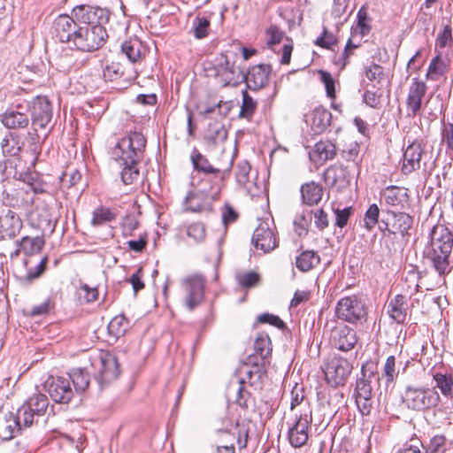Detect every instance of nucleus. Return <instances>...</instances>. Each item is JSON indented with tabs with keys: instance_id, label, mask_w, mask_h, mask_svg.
<instances>
[{
	"instance_id": "nucleus-47",
	"label": "nucleus",
	"mask_w": 453,
	"mask_h": 453,
	"mask_svg": "<svg viewBox=\"0 0 453 453\" xmlns=\"http://www.w3.org/2000/svg\"><path fill=\"white\" fill-rule=\"evenodd\" d=\"M137 164L138 163L127 164L122 162L124 167L121 172V180L126 185L133 184L139 179V170Z\"/></svg>"
},
{
	"instance_id": "nucleus-51",
	"label": "nucleus",
	"mask_w": 453,
	"mask_h": 453,
	"mask_svg": "<svg viewBox=\"0 0 453 453\" xmlns=\"http://www.w3.org/2000/svg\"><path fill=\"white\" fill-rule=\"evenodd\" d=\"M304 405H309V403L304 400V395L303 392V388L296 386L291 391V402H290V409L291 411H295L299 407L296 413H299L300 411L303 410Z\"/></svg>"
},
{
	"instance_id": "nucleus-26",
	"label": "nucleus",
	"mask_w": 453,
	"mask_h": 453,
	"mask_svg": "<svg viewBox=\"0 0 453 453\" xmlns=\"http://www.w3.org/2000/svg\"><path fill=\"white\" fill-rule=\"evenodd\" d=\"M204 192H191L185 200L186 209L192 212H209L212 210L211 200H214L211 194L210 189Z\"/></svg>"
},
{
	"instance_id": "nucleus-56",
	"label": "nucleus",
	"mask_w": 453,
	"mask_h": 453,
	"mask_svg": "<svg viewBox=\"0 0 453 453\" xmlns=\"http://www.w3.org/2000/svg\"><path fill=\"white\" fill-rule=\"evenodd\" d=\"M369 30H352L351 36L349 38L344 53L349 56L353 49L361 45L362 38L366 35Z\"/></svg>"
},
{
	"instance_id": "nucleus-59",
	"label": "nucleus",
	"mask_w": 453,
	"mask_h": 453,
	"mask_svg": "<svg viewBox=\"0 0 453 453\" xmlns=\"http://www.w3.org/2000/svg\"><path fill=\"white\" fill-rule=\"evenodd\" d=\"M336 42L337 37L332 30H323L322 35L315 41L316 45L324 49H332Z\"/></svg>"
},
{
	"instance_id": "nucleus-27",
	"label": "nucleus",
	"mask_w": 453,
	"mask_h": 453,
	"mask_svg": "<svg viewBox=\"0 0 453 453\" xmlns=\"http://www.w3.org/2000/svg\"><path fill=\"white\" fill-rule=\"evenodd\" d=\"M423 149L419 143L413 142L404 150L403 157L402 172L409 174L419 169Z\"/></svg>"
},
{
	"instance_id": "nucleus-54",
	"label": "nucleus",
	"mask_w": 453,
	"mask_h": 453,
	"mask_svg": "<svg viewBox=\"0 0 453 453\" xmlns=\"http://www.w3.org/2000/svg\"><path fill=\"white\" fill-rule=\"evenodd\" d=\"M380 210L377 204L372 203L367 209L365 217L364 224L367 230H372L378 222Z\"/></svg>"
},
{
	"instance_id": "nucleus-13",
	"label": "nucleus",
	"mask_w": 453,
	"mask_h": 453,
	"mask_svg": "<svg viewBox=\"0 0 453 453\" xmlns=\"http://www.w3.org/2000/svg\"><path fill=\"white\" fill-rule=\"evenodd\" d=\"M205 280L201 275H192L182 280L183 303L189 311H193L203 300Z\"/></svg>"
},
{
	"instance_id": "nucleus-42",
	"label": "nucleus",
	"mask_w": 453,
	"mask_h": 453,
	"mask_svg": "<svg viewBox=\"0 0 453 453\" xmlns=\"http://www.w3.org/2000/svg\"><path fill=\"white\" fill-rule=\"evenodd\" d=\"M69 379L72 380L76 392H84L88 387L89 375L84 369H73L69 373Z\"/></svg>"
},
{
	"instance_id": "nucleus-5",
	"label": "nucleus",
	"mask_w": 453,
	"mask_h": 453,
	"mask_svg": "<svg viewBox=\"0 0 453 453\" xmlns=\"http://www.w3.org/2000/svg\"><path fill=\"white\" fill-rule=\"evenodd\" d=\"M403 403L410 410L422 411L435 407L440 395L434 388L409 385L403 394Z\"/></svg>"
},
{
	"instance_id": "nucleus-41",
	"label": "nucleus",
	"mask_w": 453,
	"mask_h": 453,
	"mask_svg": "<svg viewBox=\"0 0 453 453\" xmlns=\"http://www.w3.org/2000/svg\"><path fill=\"white\" fill-rule=\"evenodd\" d=\"M348 2L349 0H334L331 15L335 20L333 26H334L336 28H339L340 26H342L348 19Z\"/></svg>"
},
{
	"instance_id": "nucleus-7",
	"label": "nucleus",
	"mask_w": 453,
	"mask_h": 453,
	"mask_svg": "<svg viewBox=\"0 0 453 453\" xmlns=\"http://www.w3.org/2000/svg\"><path fill=\"white\" fill-rule=\"evenodd\" d=\"M239 57L233 52L222 55L215 67L216 79L222 86L235 87L244 81V73L238 64Z\"/></svg>"
},
{
	"instance_id": "nucleus-8",
	"label": "nucleus",
	"mask_w": 453,
	"mask_h": 453,
	"mask_svg": "<svg viewBox=\"0 0 453 453\" xmlns=\"http://www.w3.org/2000/svg\"><path fill=\"white\" fill-rule=\"evenodd\" d=\"M72 14L75 18V26L82 28L81 25L89 26L90 28H104L110 19V12L97 6L81 4L74 7Z\"/></svg>"
},
{
	"instance_id": "nucleus-16",
	"label": "nucleus",
	"mask_w": 453,
	"mask_h": 453,
	"mask_svg": "<svg viewBox=\"0 0 453 453\" xmlns=\"http://www.w3.org/2000/svg\"><path fill=\"white\" fill-rule=\"evenodd\" d=\"M265 41L267 47L274 53L281 52L280 64L290 63L294 43L292 39L286 36L282 30H266Z\"/></svg>"
},
{
	"instance_id": "nucleus-32",
	"label": "nucleus",
	"mask_w": 453,
	"mask_h": 453,
	"mask_svg": "<svg viewBox=\"0 0 453 453\" xmlns=\"http://www.w3.org/2000/svg\"><path fill=\"white\" fill-rule=\"evenodd\" d=\"M1 122L9 129L25 128L29 119L25 113L15 110H7L1 115Z\"/></svg>"
},
{
	"instance_id": "nucleus-44",
	"label": "nucleus",
	"mask_w": 453,
	"mask_h": 453,
	"mask_svg": "<svg viewBox=\"0 0 453 453\" xmlns=\"http://www.w3.org/2000/svg\"><path fill=\"white\" fill-rule=\"evenodd\" d=\"M254 349L262 358H267L272 354V343L268 335L259 334L254 342Z\"/></svg>"
},
{
	"instance_id": "nucleus-52",
	"label": "nucleus",
	"mask_w": 453,
	"mask_h": 453,
	"mask_svg": "<svg viewBox=\"0 0 453 453\" xmlns=\"http://www.w3.org/2000/svg\"><path fill=\"white\" fill-rule=\"evenodd\" d=\"M319 78L321 82L325 85L326 96L334 100L335 98V81L330 73L319 70Z\"/></svg>"
},
{
	"instance_id": "nucleus-11",
	"label": "nucleus",
	"mask_w": 453,
	"mask_h": 453,
	"mask_svg": "<svg viewBox=\"0 0 453 453\" xmlns=\"http://www.w3.org/2000/svg\"><path fill=\"white\" fill-rule=\"evenodd\" d=\"M411 277L413 278L412 284L408 285L403 294H398L391 298L387 305V313L389 318L398 324L404 323L407 318L409 311L408 298H411L413 293L418 291L419 286L416 280L417 277L415 274H412Z\"/></svg>"
},
{
	"instance_id": "nucleus-38",
	"label": "nucleus",
	"mask_w": 453,
	"mask_h": 453,
	"mask_svg": "<svg viewBox=\"0 0 453 453\" xmlns=\"http://www.w3.org/2000/svg\"><path fill=\"white\" fill-rule=\"evenodd\" d=\"M449 62L448 57H442L439 53L432 59L428 67L427 76L433 81L439 80L440 77L448 72Z\"/></svg>"
},
{
	"instance_id": "nucleus-37",
	"label": "nucleus",
	"mask_w": 453,
	"mask_h": 453,
	"mask_svg": "<svg viewBox=\"0 0 453 453\" xmlns=\"http://www.w3.org/2000/svg\"><path fill=\"white\" fill-rule=\"evenodd\" d=\"M320 263L319 255L314 250L303 251L296 259V265L301 272H309Z\"/></svg>"
},
{
	"instance_id": "nucleus-25",
	"label": "nucleus",
	"mask_w": 453,
	"mask_h": 453,
	"mask_svg": "<svg viewBox=\"0 0 453 453\" xmlns=\"http://www.w3.org/2000/svg\"><path fill=\"white\" fill-rule=\"evenodd\" d=\"M271 67L268 65H257L252 66L248 73L244 74V81L250 89L257 90L264 88L269 81Z\"/></svg>"
},
{
	"instance_id": "nucleus-2",
	"label": "nucleus",
	"mask_w": 453,
	"mask_h": 453,
	"mask_svg": "<svg viewBox=\"0 0 453 453\" xmlns=\"http://www.w3.org/2000/svg\"><path fill=\"white\" fill-rule=\"evenodd\" d=\"M426 254L440 275L450 272V260L453 257V234L448 226L442 224L434 226L429 233V242L426 248Z\"/></svg>"
},
{
	"instance_id": "nucleus-31",
	"label": "nucleus",
	"mask_w": 453,
	"mask_h": 453,
	"mask_svg": "<svg viewBox=\"0 0 453 453\" xmlns=\"http://www.w3.org/2000/svg\"><path fill=\"white\" fill-rule=\"evenodd\" d=\"M413 219L406 213H394L392 220L387 225V230L390 234H400L404 236L411 227Z\"/></svg>"
},
{
	"instance_id": "nucleus-62",
	"label": "nucleus",
	"mask_w": 453,
	"mask_h": 453,
	"mask_svg": "<svg viewBox=\"0 0 453 453\" xmlns=\"http://www.w3.org/2000/svg\"><path fill=\"white\" fill-rule=\"evenodd\" d=\"M447 450V440L442 435L434 436L426 453H445Z\"/></svg>"
},
{
	"instance_id": "nucleus-22",
	"label": "nucleus",
	"mask_w": 453,
	"mask_h": 453,
	"mask_svg": "<svg viewBox=\"0 0 453 453\" xmlns=\"http://www.w3.org/2000/svg\"><path fill=\"white\" fill-rule=\"evenodd\" d=\"M43 193L46 190L41 182L23 183L22 187L16 189L17 201L13 205L27 208L35 203H42L36 196Z\"/></svg>"
},
{
	"instance_id": "nucleus-48",
	"label": "nucleus",
	"mask_w": 453,
	"mask_h": 453,
	"mask_svg": "<svg viewBox=\"0 0 453 453\" xmlns=\"http://www.w3.org/2000/svg\"><path fill=\"white\" fill-rule=\"evenodd\" d=\"M315 151L318 153L319 159H333L336 154L335 146L329 142H319L315 145Z\"/></svg>"
},
{
	"instance_id": "nucleus-9",
	"label": "nucleus",
	"mask_w": 453,
	"mask_h": 453,
	"mask_svg": "<svg viewBox=\"0 0 453 453\" xmlns=\"http://www.w3.org/2000/svg\"><path fill=\"white\" fill-rule=\"evenodd\" d=\"M335 315L339 319L349 323H356L366 315L364 300L356 296H348L341 298L335 306Z\"/></svg>"
},
{
	"instance_id": "nucleus-18",
	"label": "nucleus",
	"mask_w": 453,
	"mask_h": 453,
	"mask_svg": "<svg viewBox=\"0 0 453 453\" xmlns=\"http://www.w3.org/2000/svg\"><path fill=\"white\" fill-rule=\"evenodd\" d=\"M35 208L27 212V217L29 225L42 232L44 235L52 233L55 229V222L52 219L50 207L42 203H35Z\"/></svg>"
},
{
	"instance_id": "nucleus-28",
	"label": "nucleus",
	"mask_w": 453,
	"mask_h": 453,
	"mask_svg": "<svg viewBox=\"0 0 453 453\" xmlns=\"http://www.w3.org/2000/svg\"><path fill=\"white\" fill-rule=\"evenodd\" d=\"M334 342L340 350L349 351L357 343L356 332L346 326L337 328L334 331Z\"/></svg>"
},
{
	"instance_id": "nucleus-45",
	"label": "nucleus",
	"mask_w": 453,
	"mask_h": 453,
	"mask_svg": "<svg viewBox=\"0 0 453 453\" xmlns=\"http://www.w3.org/2000/svg\"><path fill=\"white\" fill-rule=\"evenodd\" d=\"M227 137V131L222 125L214 124L211 125L206 133V139L218 145L226 141Z\"/></svg>"
},
{
	"instance_id": "nucleus-12",
	"label": "nucleus",
	"mask_w": 453,
	"mask_h": 453,
	"mask_svg": "<svg viewBox=\"0 0 453 453\" xmlns=\"http://www.w3.org/2000/svg\"><path fill=\"white\" fill-rule=\"evenodd\" d=\"M373 372H368L365 365L361 369V377L357 380L355 388V400L357 406L362 415L370 414L372 408V388L368 378L372 377Z\"/></svg>"
},
{
	"instance_id": "nucleus-3",
	"label": "nucleus",
	"mask_w": 453,
	"mask_h": 453,
	"mask_svg": "<svg viewBox=\"0 0 453 453\" xmlns=\"http://www.w3.org/2000/svg\"><path fill=\"white\" fill-rule=\"evenodd\" d=\"M107 37L106 30H57L56 34V38L59 42L82 51L99 49Z\"/></svg>"
},
{
	"instance_id": "nucleus-20",
	"label": "nucleus",
	"mask_w": 453,
	"mask_h": 453,
	"mask_svg": "<svg viewBox=\"0 0 453 453\" xmlns=\"http://www.w3.org/2000/svg\"><path fill=\"white\" fill-rule=\"evenodd\" d=\"M32 124L35 131L45 128L52 118V108L45 96H37L30 104Z\"/></svg>"
},
{
	"instance_id": "nucleus-46",
	"label": "nucleus",
	"mask_w": 453,
	"mask_h": 453,
	"mask_svg": "<svg viewBox=\"0 0 453 453\" xmlns=\"http://www.w3.org/2000/svg\"><path fill=\"white\" fill-rule=\"evenodd\" d=\"M48 398L43 394H37L34 395L27 403V406L30 408L37 416L43 415L48 408Z\"/></svg>"
},
{
	"instance_id": "nucleus-33",
	"label": "nucleus",
	"mask_w": 453,
	"mask_h": 453,
	"mask_svg": "<svg viewBox=\"0 0 453 453\" xmlns=\"http://www.w3.org/2000/svg\"><path fill=\"white\" fill-rule=\"evenodd\" d=\"M301 195L303 203L312 206L318 204L323 196L322 187L314 182H307L301 187Z\"/></svg>"
},
{
	"instance_id": "nucleus-4",
	"label": "nucleus",
	"mask_w": 453,
	"mask_h": 453,
	"mask_svg": "<svg viewBox=\"0 0 453 453\" xmlns=\"http://www.w3.org/2000/svg\"><path fill=\"white\" fill-rule=\"evenodd\" d=\"M146 138L139 131H130L113 147L112 155L116 160L134 164L138 163L144 154Z\"/></svg>"
},
{
	"instance_id": "nucleus-50",
	"label": "nucleus",
	"mask_w": 453,
	"mask_h": 453,
	"mask_svg": "<svg viewBox=\"0 0 453 453\" xmlns=\"http://www.w3.org/2000/svg\"><path fill=\"white\" fill-rule=\"evenodd\" d=\"M35 415V413H34V411L28 408L27 404H24L18 410L15 418H17L18 423L20 424V428L22 426L28 427L34 423Z\"/></svg>"
},
{
	"instance_id": "nucleus-30",
	"label": "nucleus",
	"mask_w": 453,
	"mask_h": 453,
	"mask_svg": "<svg viewBox=\"0 0 453 453\" xmlns=\"http://www.w3.org/2000/svg\"><path fill=\"white\" fill-rule=\"evenodd\" d=\"M433 379L435 381V388H439L441 395L448 400L447 408H453V375L435 372Z\"/></svg>"
},
{
	"instance_id": "nucleus-35",
	"label": "nucleus",
	"mask_w": 453,
	"mask_h": 453,
	"mask_svg": "<svg viewBox=\"0 0 453 453\" xmlns=\"http://www.w3.org/2000/svg\"><path fill=\"white\" fill-rule=\"evenodd\" d=\"M103 74L105 80L116 81L124 74V67L122 65L111 58H104L101 60Z\"/></svg>"
},
{
	"instance_id": "nucleus-63",
	"label": "nucleus",
	"mask_w": 453,
	"mask_h": 453,
	"mask_svg": "<svg viewBox=\"0 0 453 453\" xmlns=\"http://www.w3.org/2000/svg\"><path fill=\"white\" fill-rule=\"evenodd\" d=\"M453 46V33L452 30H441L436 36L435 48L444 49L451 48Z\"/></svg>"
},
{
	"instance_id": "nucleus-57",
	"label": "nucleus",
	"mask_w": 453,
	"mask_h": 453,
	"mask_svg": "<svg viewBox=\"0 0 453 453\" xmlns=\"http://www.w3.org/2000/svg\"><path fill=\"white\" fill-rule=\"evenodd\" d=\"M221 17H222L221 13H219V15L215 14V13H207V12L199 13L194 19L193 28H207L211 26L212 19H218L219 18H221Z\"/></svg>"
},
{
	"instance_id": "nucleus-36",
	"label": "nucleus",
	"mask_w": 453,
	"mask_h": 453,
	"mask_svg": "<svg viewBox=\"0 0 453 453\" xmlns=\"http://www.w3.org/2000/svg\"><path fill=\"white\" fill-rule=\"evenodd\" d=\"M331 113L324 108L318 107L311 115V126L314 133H322L330 124Z\"/></svg>"
},
{
	"instance_id": "nucleus-6",
	"label": "nucleus",
	"mask_w": 453,
	"mask_h": 453,
	"mask_svg": "<svg viewBox=\"0 0 453 453\" xmlns=\"http://www.w3.org/2000/svg\"><path fill=\"white\" fill-rule=\"evenodd\" d=\"M311 423L312 411L309 405H304L299 413H295V419L288 431V440L293 448L299 449L308 444Z\"/></svg>"
},
{
	"instance_id": "nucleus-64",
	"label": "nucleus",
	"mask_w": 453,
	"mask_h": 453,
	"mask_svg": "<svg viewBox=\"0 0 453 453\" xmlns=\"http://www.w3.org/2000/svg\"><path fill=\"white\" fill-rule=\"evenodd\" d=\"M442 141L446 145V150L453 155V124H447L442 131Z\"/></svg>"
},
{
	"instance_id": "nucleus-15",
	"label": "nucleus",
	"mask_w": 453,
	"mask_h": 453,
	"mask_svg": "<svg viewBox=\"0 0 453 453\" xmlns=\"http://www.w3.org/2000/svg\"><path fill=\"white\" fill-rule=\"evenodd\" d=\"M95 365L96 369V380L102 386L111 383L119 375L118 361L110 352L102 351Z\"/></svg>"
},
{
	"instance_id": "nucleus-17",
	"label": "nucleus",
	"mask_w": 453,
	"mask_h": 453,
	"mask_svg": "<svg viewBox=\"0 0 453 453\" xmlns=\"http://www.w3.org/2000/svg\"><path fill=\"white\" fill-rule=\"evenodd\" d=\"M273 222L261 221L255 229L252 242L257 250L263 253H269L278 246V240L274 232Z\"/></svg>"
},
{
	"instance_id": "nucleus-49",
	"label": "nucleus",
	"mask_w": 453,
	"mask_h": 453,
	"mask_svg": "<svg viewBox=\"0 0 453 453\" xmlns=\"http://www.w3.org/2000/svg\"><path fill=\"white\" fill-rule=\"evenodd\" d=\"M187 235L193 239L195 242H202L206 236L204 225L200 222L190 224L187 227Z\"/></svg>"
},
{
	"instance_id": "nucleus-23",
	"label": "nucleus",
	"mask_w": 453,
	"mask_h": 453,
	"mask_svg": "<svg viewBox=\"0 0 453 453\" xmlns=\"http://www.w3.org/2000/svg\"><path fill=\"white\" fill-rule=\"evenodd\" d=\"M23 226L19 215L11 209H4L0 215V239L16 236Z\"/></svg>"
},
{
	"instance_id": "nucleus-43",
	"label": "nucleus",
	"mask_w": 453,
	"mask_h": 453,
	"mask_svg": "<svg viewBox=\"0 0 453 453\" xmlns=\"http://www.w3.org/2000/svg\"><path fill=\"white\" fill-rule=\"evenodd\" d=\"M128 329V321L123 315L115 316L108 325V332L111 335L119 338Z\"/></svg>"
},
{
	"instance_id": "nucleus-21",
	"label": "nucleus",
	"mask_w": 453,
	"mask_h": 453,
	"mask_svg": "<svg viewBox=\"0 0 453 453\" xmlns=\"http://www.w3.org/2000/svg\"><path fill=\"white\" fill-rule=\"evenodd\" d=\"M426 94V83L417 78L412 79L406 99L407 114L409 117H415L419 113Z\"/></svg>"
},
{
	"instance_id": "nucleus-14",
	"label": "nucleus",
	"mask_w": 453,
	"mask_h": 453,
	"mask_svg": "<svg viewBox=\"0 0 453 453\" xmlns=\"http://www.w3.org/2000/svg\"><path fill=\"white\" fill-rule=\"evenodd\" d=\"M352 370L350 363L341 357H333L325 365L324 373L327 383L332 387L342 386Z\"/></svg>"
},
{
	"instance_id": "nucleus-1",
	"label": "nucleus",
	"mask_w": 453,
	"mask_h": 453,
	"mask_svg": "<svg viewBox=\"0 0 453 453\" xmlns=\"http://www.w3.org/2000/svg\"><path fill=\"white\" fill-rule=\"evenodd\" d=\"M45 244L43 235L30 237L24 236L19 242V251L26 257L22 262L14 267V276L21 284H30L41 277L45 272L48 263V257L45 256L36 260L35 256L42 250Z\"/></svg>"
},
{
	"instance_id": "nucleus-60",
	"label": "nucleus",
	"mask_w": 453,
	"mask_h": 453,
	"mask_svg": "<svg viewBox=\"0 0 453 453\" xmlns=\"http://www.w3.org/2000/svg\"><path fill=\"white\" fill-rule=\"evenodd\" d=\"M238 284L242 288L255 287L259 281V275L254 272L239 273L236 276Z\"/></svg>"
},
{
	"instance_id": "nucleus-61",
	"label": "nucleus",
	"mask_w": 453,
	"mask_h": 453,
	"mask_svg": "<svg viewBox=\"0 0 453 453\" xmlns=\"http://www.w3.org/2000/svg\"><path fill=\"white\" fill-rule=\"evenodd\" d=\"M398 375V371L395 367V357L389 356L384 364L383 377L386 378L387 382H393Z\"/></svg>"
},
{
	"instance_id": "nucleus-58",
	"label": "nucleus",
	"mask_w": 453,
	"mask_h": 453,
	"mask_svg": "<svg viewBox=\"0 0 453 453\" xmlns=\"http://www.w3.org/2000/svg\"><path fill=\"white\" fill-rule=\"evenodd\" d=\"M325 180L331 185H334L339 180L345 176V170L342 166L333 165L328 167L325 172Z\"/></svg>"
},
{
	"instance_id": "nucleus-10",
	"label": "nucleus",
	"mask_w": 453,
	"mask_h": 453,
	"mask_svg": "<svg viewBox=\"0 0 453 453\" xmlns=\"http://www.w3.org/2000/svg\"><path fill=\"white\" fill-rule=\"evenodd\" d=\"M191 161L196 171L207 175L203 180L212 181L210 194L213 199H218L223 186V176L220 170L212 166L209 160L196 150H194L191 154Z\"/></svg>"
},
{
	"instance_id": "nucleus-39",
	"label": "nucleus",
	"mask_w": 453,
	"mask_h": 453,
	"mask_svg": "<svg viewBox=\"0 0 453 453\" xmlns=\"http://www.w3.org/2000/svg\"><path fill=\"white\" fill-rule=\"evenodd\" d=\"M385 202L391 206L403 204L407 198L406 190L396 186L387 187L381 193Z\"/></svg>"
},
{
	"instance_id": "nucleus-53",
	"label": "nucleus",
	"mask_w": 453,
	"mask_h": 453,
	"mask_svg": "<svg viewBox=\"0 0 453 453\" xmlns=\"http://www.w3.org/2000/svg\"><path fill=\"white\" fill-rule=\"evenodd\" d=\"M257 108V103L248 94L247 91L242 93V104L241 107L240 116L243 118H250Z\"/></svg>"
},
{
	"instance_id": "nucleus-19",
	"label": "nucleus",
	"mask_w": 453,
	"mask_h": 453,
	"mask_svg": "<svg viewBox=\"0 0 453 453\" xmlns=\"http://www.w3.org/2000/svg\"><path fill=\"white\" fill-rule=\"evenodd\" d=\"M44 388L51 399L58 403H67L73 396L69 379L50 376L44 382Z\"/></svg>"
},
{
	"instance_id": "nucleus-24",
	"label": "nucleus",
	"mask_w": 453,
	"mask_h": 453,
	"mask_svg": "<svg viewBox=\"0 0 453 453\" xmlns=\"http://www.w3.org/2000/svg\"><path fill=\"white\" fill-rule=\"evenodd\" d=\"M257 173L252 171L251 165L247 161H241L235 167V180L237 184L248 193L252 194L257 188Z\"/></svg>"
},
{
	"instance_id": "nucleus-55",
	"label": "nucleus",
	"mask_w": 453,
	"mask_h": 453,
	"mask_svg": "<svg viewBox=\"0 0 453 453\" xmlns=\"http://www.w3.org/2000/svg\"><path fill=\"white\" fill-rule=\"evenodd\" d=\"M311 220L310 214L296 215L294 219L295 232L299 236L306 235L308 233V226Z\"/></svg>"
},
{
	"instance_id": "nucleus-34",
	"label": "nucleus",
	"mask_w": 453,
	"mask_h": 453,
	"mask_svg": "<svg viewBox=\"0 0 453 453\" xmlns=\"http://www.w3.org/2000/svg\"><path fill=\"white\" fill-rule=\"evenodd\" d=\"M119 211L116 208H110L100 205L92 212L91 225L94 226H103L111 223L117 219Z\"/></svg>"
},
{
	"instance_id": "nucleus-40",
	"label": "nucleus",
	"mask_w": 453,
	"mask_h": 453,
	"mask_svg": "<svg viewBox=\"0 0 453 453\" xmlns=\"http://www.w3.org/2000/svg\"><path fill=\"white\" fill-rule=\"evenodd\" d=\"M142 42L138 38H130L121 45L122 52L133 63L141 58Z\"/></svg>"
},
{
	"instance_id": "nucleus-29",
	"label": "nucleus",
	"mask_w": 453,
	"mask_h": 453,
	"mask_svg": "<svg viewBox=\"0 0 453 453\" xmlns=\"http://www.w3.org/2000/svg\"><path fill=\"white\" fill-rule=\"evenodd\" d=\"M20 424L12 412L0 413V438L8 441L12 439L19 431Z\"/></svg>"
}]
</instances>
